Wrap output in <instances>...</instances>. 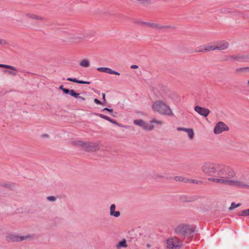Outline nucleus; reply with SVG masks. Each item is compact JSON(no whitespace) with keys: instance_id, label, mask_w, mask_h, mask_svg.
<instances>
[{"instance_id":"nucleus-1","label":"nucleus","mask_w":249,"mask_h":249,"mask_svg":"<svg viewBox=\"0 0 249 249\" xmlns=\"http://www.w3.org/2000/svg\"><path fill=\"white\" fill-rule=\"evenodd\" d=\"M201 170L205 175L213 177L209 179L210 181L243 188H249V180L245 178H241L238 180L231 179L235 176V173L228 166L208 162L203 164Z\"/></svg>"},{"instance_id":"nucleus-2","label":"nucleus","mask_w":249,"mask_h":249,"mask_svg":"<svg viewBox=\"0 0 249 249\" xmlns=\"http://www.w3.org/2000/svg\"><path fill=\"white\" fill-rule=\"evenodd\" d=\"M152 108L154 111L161 115L169 117L174 116L169 106L161 100L154 101L152 105Z\"/></svg>"},{"instance_id":"nucleus-3","label":"nucleus","mask_w":249,"mask_h":249,"mask_svg":"<svg viewBox=\"0 0 249 249\" xmlns=\"http://www.w3.org/2000/svg\"><path fill=\"white\" fill-rule=\"evenodd\" d=\"M175 231L180 237L185 238L190 236L195 232V228L190 225L180 224L176 228Z\"/></svg>"},{"instance_id":"nucleus-4","label":"nucleus","mask_w":249,"mask_h":249,"mask_svg":"<svg viewBox=\"0 0 249 249\" xmlns=\"http://www.w3.org/2000/svg\"><path fill=\"white\" fill-rule=\"evenodd\" d=\"M74 143L75 145L81 147L83 150L88 152H95L99 149V145L97 143L79 141L74 142Z\"/></svg>"},{"instance_id":"nucleus-5","label":"nucleus","mask_w":249,"mask_h":249,"mask_svg":"<svg viewBox=\"0 0 249 249\" xmlns=\"http://www.w3.org/2000/svg\"><path fill=\"white\" fill-rule=\"evenodd\" d=\"M181 245V240L176 237L170 238L166 241L167 249H179Z\"/></svg>"},{"instance_id":"nucleus-6","label":"nucleus","mask_w":249,"mask_h":249,"mask_svg":"<svg viewBox=\"0 0 249 249\" xmlns=\"http://www.w3.org/2000/svg\"><path fill=\"white\" fill-rule=\"evenodd\" d=\"M142 24L145 25L152 29L158 31H166L169 29L172 28L171 25H163L159 23L149 22H141Z\"/></svg>"},{"instance_id":"nucleus-7","label":"nucleus","mask_w":249,"mask_h":249,"mask_svg":"<svg viewBox=\"0 0 249 249\" xmlns=\"http://www.w3.org/2000/svg\"><path fill=\"white\" fill-rule=\"evenodd\" d=\"M232 59L240 62H249V54H236L227 56L226 60L227 61H230Z\"/></svg>"},{"instance_id":"nucleus-8","label":"nucleus","mask_w":249,"mask_h":249,"mask_svg":"<svg viewBox=\"0 0 249 249\" xmlns=\"http://www.w3.org/2000/svg\"><path fill=\"white\" fill-rule=\"evenodd\" d=\"M28 237V236H19L16 234L9 233L5 236V239L8 242H15L25 240Z\"/></svg>"},{"instance_id":"nucleus-9","label":"nucleus","mask_w":249,"mask_h":249,"mask_svg":"<svg viewBox=\"0 0 249 249\" xmlns=\"http://www.w3.org/2000/svg\"><path fill=\"white\" fill-rule=\"evenodd\" d=\"M229 130V127L225 123L222 122H219L214 126L213 132L217 134L225 131H228Z\"/></svg>"},{"instance_id":"nucleus-10","label":"nucleus","mask_w":249,"mask_h":249,"mask_svg":"<svg viewBox=\"0 0 249 249\" xmlns=\"http://www.w3.org/2000/svg\"><path fill=\"white\" fill-rule=\"evenodd\" d=\"M0 68H6L7 69H9L10 70H5V72L7 73L12 76H16L17 75V71H18L17 69L13 66L5 65V64H0Z\"/></svg>"},{"instance_id":"nucleus-11","label":"nucleus","mask_w":249,"mask_h":249,"mask_svg":"<svg viewBox=\"0 0 249 249\" xmlns=\"http://www.w3.org/2000/svg\"><path fill=\"white\" fill-rule=\"evenodd\" d=\"M194 109L198 114L204 117H207L210 113V110L209 109L199 106H196Z\"/></svg>"},{"instance_id":"nucleus-12","label":"nucleus","mask_w":249,"mask_h":249,"mask_svg":"<svg viewBox=\"0 0 249 249\" xmlns=\"http://www.w3.org/2000/svg\"><path fill=\"white\" fill-rule=\"evenodd\" d=\"M97 71L102 72H106L110 74H115L119 75L120 74L118 72L107 67H99L97 69Z\"/></svg>"},{"instance_id":"nucleus-13","label":"nucleus","mask_w":249,"mask_h":249,"mask_svg":"<svg viewBox=\"0 0 249 249\" xmlns=\"http://www.w3.org/2000/svg\"><path fill=\"white\" fill-rule=\"evenodd\" d=\"M0 186L1 187L7 189L9 190H12L15 185L14 183L10 182H0Z\"/></svg>"},{"instance_id":"nucleus-14","label":"nucleus","mask_w":249,"mask_h":249,"mask_svg":"<svg viewBox=\"0 0 249 249\" xmlns=\"http://www.w3.org/2000/svg\"><path fill=\"white\" fill-rule=\"evenodd\" d=\"M229 46V44L227 41H222L218 43L216 45L217 50H224L227 49Z\"/></svg>"},{"instance_id":"nucleus-15","label":"nucleus","mask_w":249,"mask_h":249,"mask_svg":"<svg viewBox=\"0 0 249 249\" xmlns=\"http://www.w3.org/2000/svg\"><path fill=\"white\" fill-rule=\"evenodd\" d=\"M26 16L28 18H31V19H36V20H41V21H43L45 19L42 16H38V15H37L35 14L29 13H27L26 14Z\"/></svg>"},{"instance_id":"nucleus-16","label":"nucleus","mask_w":249,"mask_h":249,"mask_svg":"<svg viewBox=\"0 0 249 249\" xmlns=\"http://www.w3.org/2000/svg\"><path fill=\"white\" fill-rule=\"evenodd\" d=\"M178 130H183V131H186L188 134L189 139L191 140L194 138V130L193 129L179 127L178 128Z\"/></svg>"},{"instance_id":"nucleus-17","label":"nucleus","mask_w":249,"mask_h":249,"mask_svg":"<svg viewBox=\"0 0 249 249\" xmlns=\"http://www.w3.org/2000/svg\"><path fill=\"white\" fill-rule=\"evenodd\" d=\"M67 80L69 81L73 82L78 83V84H88L89 85L90 83V82L85 81H83V80H79L76 78H68Z\"/></svg>"},{"instance_id":"nucleus-18","label":"nucleus","mask_w":249,"mask_h":249,"mask_svg":"<svg viewBox=\"0 0 249 249\" xmlns=\"http://www.w3.org/2000/svg\"><path fill=\"white\" fill-rule=\"evenodd\" d=\"M127 247V245L126 244V241L125 239H123L116 245V248L118 249L121 248H126Z\"/></svg>"},{"instance_id":"nucleus-19","label":"nucleus","mask_w":249,"mask_h":249,"mask_svg":"<svg viewBox=\"0 0 249 249\" xmlns=\"http://www.w3.org/2000/svg\"><path fill=\"white\" fill-rule=\"evenodd\" d=\"M246 71H249V67L237 68L235 70L236 74H240Z\"/></svg>"},{"instance_id":"nucleus-20","label":"nucleus","mask_w":249,"mask_h":249,"mask_svg":"<svg viewBox=\"0 0 249 249\" xmlns=\"http://www.w3.org/2000/svg\"><path fill=\"white\" fill-rule=\"evenodd\" d=\"M65 91L66 94H70L71 96L77 99H78L79 95H80L79 93L75 92L74 90L73 89L69 90L68 89L67 90H66Z\"/></svg>"},{"instance_id":"nucleus-21","label":"nucleus","mask_w":249,"mask_h":249,"mask_svg":"<svg viewBox=\"0 0 249 249\" xmlns=\"http://www.w3.org/2000/svg\"><path fill=\"white\" fill-rule=\"evenodd\" d=\"M87 36V35L86 34H84V33L80 34L79 35L75 34V35H73L72 36L71 38H73L75 40H77L79 39H82L85 38Z\"/></svg>"},{"instance_id":"nucleus-22","label":"nucleus","mask_w":249,"mask_h":249,"mask_svg":"<svg viewBox=\"0 0 249 249\" xmlns=\"http://www.w3.org/2000/svg\"><path fill=\"white\" fill-rule=\"evenodd\" d=\"M79 65L81 67L87 68L89 66V61L85 59L80 62Z\"/></svg>"},{"instance_id":"nucleus-23","label":"nucleus","mask_w":249,"mask_h":249,"mask_svg":"<svg viewBox=\"0 0 249 249\" xmlns=\"http://www.w3.org/2000/svg\"><path fill=\"white\" fill-rule=\"evenodd\" d=\"M144 123H145V122L144 121H143L142 120H141V119L135 120L134 121V124L135 125L140 126L142 127V128L143 127V126H144L143 125L144 124Z\"/></svg>"},{"instance_id":"nucleus-24","label":"nucleus","mask_w":249,"mask_h":249,"mask_svg":"<svg viewBox=\"0 0 249 249\" xmlns=\"http://www.w3.org/2000/svg\"><path fill=\"white\" fill-rule=\"evenodd\" d=\"M143 126V128L146 130L151 131L153 129L154 126L152 124H150L145 122Z\"/></svg>"},{"instance_id":"nucleus-25","label":"nucleus","mask_w":249,"mask_h":249,"mask_svg":"<svg viewBox=\"0 0 249 249\" xmlns=\"http://www.w3.org/2000/svg\"><path fill=\"white\" fill-rule=\"evenodd\" d=\"M143 6H147L151 4L150 0H137Z\"/></svg>"},{"instance_id":"nucleus-26","label":"nucleus","mask_w":249,"mask_h":249,"mask_svg":"<svg viewBox=\"0 0 249 249\" xmlns=\"http://www.w3.org/2000/svg\"><path fill=\"white\" fill-rule=\"evenodd\" d=\"M110 215L111 216H114L115 217H118L120 216L121 213L119 211H115L114 210L113 212H110Z\"/></svg>"},{"instance_id":"nucleus-27","label":"nucleus","mask_w":249,"mask_h":249,"mask_svg":"<svg viewBox=\"0 0 249 249\" xmlns=\"http://www.w3.org/2000/svg\"><path fill=\"white\" fill-rule=\"evenodd\" d=\"M150 123L151 124L155 123L160 125L162 124V122L161 121L158 120L156 119H152L150 120Z\"/></svg>"},{"instance_id":"nucleus-28","label":"nucleus","mask_w":249,"mask_h":249,"mask_svg":"<svg viewBox=\"0 0 249 249\" xmlns=\"http://www.w3.org/2000/svg\"><path fill=\"white\" fill-rule=\"evenodd\" d=\"M94 114H95L96 116H98L100 117L101 118L104 119H105V120H107L108 121V120H109V118H110V117H108V116H107L106 115L102 114L94 113Z\"/></svg>"},{"instance_id":"nucleus-29","label":"nucleus","mask_w":249,"mask_h":249,"mask_svg":"<svg viewBox=\"0 0 249 249\" xmlns=\"http://www.w3.org/2000/svg\"><path fill=\"white\" fill-rule=\"evenodd\" d=\"M241 205L240 203H238L237 204H236L234 202H232L231 204V206L230 207L229 209L230 210H232L235 208H237Z\"/></svg>"},{"instance_id":"nucleus-30","label":"nucleus","mask_w":249,"mask_h":249,"mask_svg":"<svg viewBox=\"0 0 249 249\" xmlns=\"http://www.w3.org/2000/svg\"><path fill=\"white\" fill-rule=\"evenodd\" d=\"M197 198H198V196H194L193 197H190L187 198L185 200V201H186V202H193V201H194L195 200H196Z\"/></svg>"},{"instance_id":"nucleus-31","label":"nucleus","mask_w":249,"mask_h":249,"mask_svg":"<svg viewBox=\"0 0 249 249\" xmlns=\"http://www.w3.org/2000/svg\"><path fill=\"white\" fill-rule=\"evenodd\" d=\"M153 178L155 179V180H159V179H162V178H164V177L162 175H159V174H156V175H155Z\"/></svg>"},{"instance_id":"nucleus-32","label":"nucleus","mask_w":249,"mask_h":249,"mask_svg":"<svg viewBox=\"0 0 249 249\" xmlns=\"http://www.w3.org/2000/svg\"><path fill=\"white\" fill-rule=\"evenodd\" d=\"M196 53H203L204 52V50L203 46H200L196 48L195 50Z\"/></svg>"},{"instance_id":"nucleus-33","label":"nucleus","mask_w":249,"mask_h":249,"mask_svg":"<svg viewBox=\"0 0 249 249\" xmlns=\"http://www.w3.org/2000/svg\"><path fill=\"white\" fill-rule=\"evenodd\" d=\"M46 198L47 200L52 202H54L56 200V197L54 196H48Z\"/></svg>"},{"instance_id":"nucleus-34","label":"nucleus","mask_w":249,"mask_h":249,"mask_svg":"<svg viewBox=\"0 0 249 249\" xmlns=\"http://www.w3.org/2000/svg\"><path fill=\"white\" fill-rule=\"evenodd\" d=\"M112 124L119 126V127H124V128H128V126H127V125H123L120 124H119L118 123H117L115 120H113V122L112 123Z\"/></svg>"},{"instance_id":"nucleus-35","label":"nucleus","mask_w":249,"mask_h":249,"mask_svg":"<svg viewBox=\"0 0 249 249\" xmlns=\"http://www.w3.org/2000/svg\"><path fill=\"white\" fill-rule=\"evenodd\" d=\"M105 110H107V111H108L113 116V117H115V115H113V114H112V113L113 112V109H109L108 108H107V107H106V108H104V109H103L102 110V111H105Z\"/></svg>"},{"instance_id":"nucleus-36","label":"nucleus","mask_w":249,"mask_h":249,"mask_svg":"<svg viewBox=\"0 0 249 249\" xmlns=\"http://www.w3.org/2000/svg\"><path fill=\"white\" fill-rule=\"evenodd\" d=\"M94 102L97 104V105H104V102H101L100 100H99L98 99L95 98L94 99Z\"/></svg>"},{"instance_id":"nucleus-37","label":"nucleus","mask_w":249,"mask_h":249,"mask_svg":"<svg viewBox=\"0 0 249 249\" xmlns=\"http://www.w3.org/2000/svg\"><path fill=\"white\" fill-rule=\"evenodd\" d=\"M247 213H246V210L242 211L241 212L238 213V215L241 216H246Z\"/></svg>"},{"instance_id":"nucleus-38","label":"nucleus","mask_w":249,"mask_h":249,"mask_svg":"<svg viewBox=\"0 0 249 249\" xmlns=\"http://www.w3.org/2000/svg\"><path fill=\"white\" fill-rule=\"evenodd\" d=\"M7 43V41L3 39H0V45H5Z\"/></svg>"},{"instance_id":"nucleus-39","label":"nucleus","mask_w":249,"mask_h":249,"mask_svg":"<svg viewBox=\"0 0 249 249\" xmlns=\"http://www.w3.org/2000/svg\"><path fill=\"white\" fill-rule=\"evenodd\" d=\"M204 52H209L210 51V46H203Z\"/></svg>"},{"instance_id":"nucleus-40","label":"nucleus","mask_w":249,"mask_h":249,"mask_svg":"<svg viewBox=\"0 0 249 249\" xmlns=\"http://www.w3.org/2000/svg\"><path fill=\"white\" fill-rule=\"evenodd\" d=\"M115 208H116L115 205V204H112L110 206V212H112L114 210H115Z\"/></svg>"},{"instance_id":"nucleus-41","label":"nucleus","mask_w":249,"mask_h":249,"mask_svg":"<svg viewBox=\"0 0 249 249\" xmlns=\"http://www.w3.org/2000/svg\"><path fill=\"white\" fill-rule=\"evenodd\" d=\"M59 89H61L65 93H66L65 90H67L68 89H67L64 88L63 86H62V85L60 86V87H59Z\"/></svg>"},{"instance_id":"nucleus-42","label":"nucleus","mask_w":249,"mask_h":249,"mask_svg":"<svg viewBox=\"0 0 249 249\" xmlns=\"http://www.w3.org/2000/svg\"><path fill=\"white\" fill-rule=\"evenodd\" d=\"M181 178L182 177H181L176 176L174 177V179L176 181H181L182 180Z\"/></svg>"},{"instance_id":"nucleus-43","label":"nucleus","mask_w":249,"mask_h":249,"mask_svg":"<svg viewBox=\"0 0 249 249\" xmlns=\"http://www.w3.org/2000/svg\"><path fill=\"white\" fill-rule=\"evenodd\" d=\"M209 49H210V51H213L217 50V47L216 46H210Z\"/></svg>"},{"instance_id":"nucleus-44","label":"nucleus","mask_w":249,"mask_h":249,"mask_svg":"<svg viewBox=\"0 0 249 249\" xmlns=\"http://www.w3.org/2000/svg\"><path fill=\"white\" fill-rule=\"evenodd\" d=\"M221 12H222V13H223L224 14H226L227 13L230 12V11L228 10V9H226V8L223 9V10H222Z\"/></svg>"},{"instance_id":"nucleus-45","label":"nucleus","mask_w":249,"mask_h":249,"mask_svg":"<svg viewBox=\"0 0 249 249\" xmlns=\"http://www.w3.org/2000/svg\"><path fill=\"white\" fill-rule=\"evenodd\" d=\"M130 68L132 69H137L138 68V66L137 65H131L130 66Z\"/></svg>"},{"instance_id":"nucleus-46","label":"nucleus","mask_w":249,"mask_h":249,"mask_svg":"<svg viewBox=\"0 0 249 249\" xmlns=\"http://www.w3.org/2000/svg\"><path fill=\"white\" fill-rule=\"evenodd\" d=\"M102 96H103V100L104 101V103L106 102V98H105V94L104 93H102Z\"/></svg>"},{"instance_id":"nucleus-47","label":"nucleus","mask_w":249,"mask_h":249,"mask_svg":"<svg viewBox=\"0 0 249 249\" xmlns=\"http://www.w3.org/2000/svg\"><path fill=\"white\" fill-rule=\"evenodd\" d=\"M190 182L191 183H198V181L196 180H194V179H191Z\"/></svg>"},{"instance_id":"nucleus-48","label":"nucleus","mask_w":249,"mask_h":249,"mask_svg":"<svg viewBox=\"0 0 249 249\" xmlns=\"http://www.w3.org/2000/svg\"><path fill=\"white\" fill-rule=\"evenodd\" d=\"M78 99H80L81 100L84 101L85 100V98L84 97H81L79 95V97H78Z\"/></svg>"},{"instance_id":"nucleus-49","label":"nucleus","mask_w":249,"mask_h":249,"mask_svg":"<svg viewBox=\"0 0 249 249\" xmlns=\"http://www.w3.org/2000/svg\"><path fill=\"white\" fill-rule=\"evenodd\" d=\"M246 213H247L246 216H249V209L246 210Z\"/></svg>"},{"instance_id":"nucleus-50","label":"nucleus","mask_w":249,"mask_h":249,"mask_svg":"<svg viewBox=\"0 0 249 249\" xmlns=\"http://www.w3.org/2000/svg\"><path fill=\"white\" fill-rule=\"evenodd\" d=\"M113 120H114L113 119H112L111 118H110L108 121L112 123L113 122Z\"/></svg>"},{"instance_id":"nucleus-51","label":"nucleus","mask_w":249,"mask_h":249,"mask_svg":"<svg viewBox=\"0 0 249 249\" xmlns=\"http://www.w3.org/2000/svg\"><path fill=\"white\" fill-rule=\"evenodd\" d=\"M146 246H147V247L148 248H150V247H151V246H150V244H147V245H146Z\"/></svg>"},{"instance_id":"nucleus-52","label":"nucleus","mask_w":249,"mask_h":249,"mask_svg":"<svg viewBox=\"0 0 249 249\" xmlns=\"http://www.w3.org/2000/svg\"><path fill=\"white\" fill-rule=\"evenodd\" d=\"M43 136L46 137H48V135L47 134H45Z\"/></svg>"},{"instance_id":"nucleus-53","label":"nucleus","mask_w":249,"mask_h":249,"mask_svg":"<svg viewBox=\"0 0 249 249\" xmlns=\"http://www.w3.org/2000/svg\"><path fill=\"white\" fill-rule=\"evenodd\" d=\"M248 84L249 86V80L248 81Z\"/></svg>"}]
</instances>
